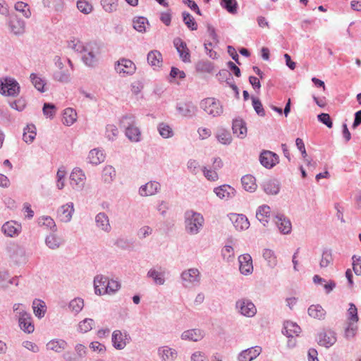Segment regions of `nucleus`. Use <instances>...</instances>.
Here are the masks:
<instances>
[{"instance_id": "obj_1", "label": "nucleus", "mask_w": 361, "mask_h": 361, "mask_svg": "<svg viewBox=\"0 0 361 361\" xmlns=\"http://www.w3.org/2000/svg\"><path fill=\"white\" fill-rule=\"evenodd\" d=\"M204 224V218L202 214L194 210H187L184 214L185 232L190 235H197Z\"/></svg>"}, {"instance_id": "obj_2", "label": "nucleus", "mask_w": 361, "mask_h": 361, "mask_svg": "<svg viewBox=\"0 0 361 361\" xmlns=\"http://www.w3.org/2000/svg\"><path fill=\"white\" fill-rule=\"evenodd\" d=\"M121 126L125 129V135L132 142H138L141 140L142 134L137 126L135 117L132 114L123 116L121 119Z\"/></svg>"}, {"instance_id": "obj_3", "label": "nucleus", "mask_w": 361, "mask_h": 361, "mask_svg": "<svg viewBox=\"0 0 361 361\" xmlns=\"http://www.w3.org/2000/svg\"><path fill=\"white\" fill-rule=\"evenodd\" d=\"M180 279L185 288H193L200 283L201 274L197 268H190L182 271Z\"/></svg>"}, {"instance_id": "obj_4", "label": "nucleus", "mask_w": 361, "mask_h": 361, "mask_svg": "<svg viewBox=\"0 0 361 361\" xmlns=\"http://www.w3.org/2000/svg\"><path fill=\"white\" fill-rule=\"evenodd\" d=\"M200 107L214 117L219 116L223 113V107L219 101L213 97L202 99L200 102Z\"/></svg>"}, {"instance_id": "obj_5", "label": "nucleus", "mask_w": 361, "mask_h": 361, "mask_svg": "<svg viewBox=\"0 0 361 361\" xmlns=\"http://www.w3.org/2000/svg\"><path fill=\"white\" fill-rule=\"evenodd\" d=\"M336 341V333L330 329H322L317 336L318 344L326 348L334 345Z\"/></svg>"}, {"instance_id": "obj_6", "label": "nucleus", "mask_w": 361, "mask_h": 361, "mask_svg": "<svg viewBox=\"0 0 361 361\" xmlns=\"http://www.w3.org/2000/svg\"><path fill=\"white\" fill-rule=\"evenodd\" d=\"M238 312L247 317H253L257 313L255 304L249 299L242 298L235 302Z\"/></svg>"}, {"instance_id": "obj_7", "label": "nucleus", "mask_w": 361, "mask_h": 361, "mask_svg": "<svg viewBox=\"0 0 361 361\" xmlns=\"http://www.w3.org/2000/svg\"><path fill=\"white\" fill-rule=\"evenodd\" d=\"M130 340V336L127 331L115 330L112 333L111 341L113 346L116 350H123Z\"/></svg>"}, {"instance_id": "obj_8", "label": "nucleus", "mask_w": 361, "mask_h": 361, "mask_svg": "<svg viewBox=\"0 0 361 361\" xmlns=\"http://www.w3.org/2000/svg\"><path fill=\"white\" fill-rule=\"evenodd\" d=\"M115 70L123 76L126 75H131L135 72L136 66L131 60L123 58L116 63Z\"/></svg>"}, {"instance_id": "obj_9", "label": "nucleus", "mask_w": 361, "mask_h": 361, "mask_svg": "<svg viewBox=\"0 0 361 361\" xmlns=\"http://www.w3.org/2000/svg\"><path fill=\"white\" fill-rule=\"evenodd\" d=\"M86 177L83 171L75 168L73 170L70 176L71 185L73 188L77 190H82L85 184Z\"/></svg>"}, {"instance_id": "obj_10", "label": "nucleus", "mask_w": 361, "mask_h": 361, "mask_svg": "<svg viewBox=\"0 0 361 361\" xmlns=\"http://www.w3.org/2000/svg\"><path fill=\"white\" fill-rule=\"evenodd\" d=\"M74 212L73 203L68 202L57 209V219L61 222L68 223L71 221Z\"/></svg>"}, {"instance_id": "obj_11", "label": "nucleus", "mask_w": 361, "mask_h": 361, "mask_svg": "<svg viewBox=\"0 0 361 361\" xmlns=\"http://www.w3.org/2000/svg\"><path fill=\"white\" fill-rule=\"evenodd\" d=\"M259 161L264 167L271 169L279 163V157L273 152L264 150L259 155Z\"/></svg>"}, {"instance_id": "obj_12", "label": "nucleus", "mask_w": 361, "mask_h": 361, "mask_svg": "<svg viewBox=\"0 0 361 361\" xmlns=\"http://www.w3.org/2000/svg\"><path fill=\"white\" fill-rule=\"evenodd\" d=\"M232 131L234 135L240 140H243L247 137V128L246 122L240 117L233 120Z\"/></svg>"}, {"instance_id": "obj_13", "label": "nucleus", "mask_w": 361, "mask_h": 361, "mask_svg": "<svg viewBox=\"0 0 361 361\" xmlns=\"http://www.w3.org/2000/svg\"><path fill=\"white\" fill-rule=\"evenodd\" d=\"M82 54V60L87 66L93 68L97 66L98 59L92 44L87 43V47Z\"/></svg>"}, {"instance_id": "obj_14", "label": "nucleus", "mask_w": 361, "mask_h": 361, "mask_svg": "<svg viewBox=\"0 0 361 361\" xmlns=\"http://www.w3.org/2000/svg\"><path fill=\"white\" fill-rule=\"evenodd\" d=\"M240 272L248 276L253 272L252 259L249 254L241 255L238 257Z\"/></svg>"}, {"instance_id": "obj_15", "label": "nucleus", "mask_w": 361, "mask_h": 361, "mask_svg": "<svg viewBox=\"0 0 361 361\" xmlns=\"http://www.w3.org/2000/svg\"><path fill=\"white\" fill-rule=\"evenodd\" d=\"M147 277L151 279L154 284L162 286L165 283V271L161 267H152L147 273Z\"/></svg>"}, {"instance_id": "obj_16", "label": "nucleus", "mask_w": 361, "mask_h": 361, "mask_svg": "<svg viewBox=\"0 0 361 361\" xmlns=\"http://www.w3.org/2000/svg\"><path fill=\"white\" fill-rule=\"evenodd\" d=\"M173 44L180 59L185 63L190 62V54L186 43L180 38L177 37L174 39Z\"/></svg>"}, {"instance_id": "obj_17", "label": "nucleus", "mask_w": 361, "mask_h": 361, "mask_svg": "<svg viewBox=\"0 0 361 361\" xmlns=\"http://www.w3.org/2000/svg\"><path fill=\"white\" fill-rule=\"evenodd\" d=\"M262 353L260 346H255L241 351L238 356V361H252Z\"/></svg>"}, {"instance_id": "obj_18", "label": "nucleus", "mask_w": 361, "mask_h": 361, "mask_svg": "<svg viewBox=\"0 0 361 361\" xmlns=\"http://www.w3.org/2000/svg\"><path fill=\"white\" fill-rule=\"evenodd\" d=\"M161 188V185L157 181H149L142 185L139 189V194L142 197L152 196L157 194Z\"/></svg>"}, {"instance_id": "obj_19", "label": "nucleus", "mask_w": 361, "mask_h": 361, "mask_svg": "<svg viewBox=\"0 0 361 361\" xmlns=\"http://www.w3.org/2000/svg\"><path fill=\"white\" fill-rule=\"evenodd\" d=\"M157 354L161 361H175L178 357L177 350L167 345L159 347Z\"/></svg>"}, {"instance_id": "obj_20", "label": "nucleus", "mask_w": 361, "mask_h": 361, "mask_svg": "<svg viewBox=\"0 0 361 361\" xmlns=\"http://www.w3.org/2000/svg\"><path fill=\"white\" fill-rule=\"evenodd\" d=\"M9 27L13 34L21 35L25 32V23L16 15L11 14L9 18Z\"/></svg>"}, {"instance_id": "obj_21", "label": "nucleus", "mask_w": 361, "mask_h": 361, "mask_svg": "<svg viewBox=\"0 0 361 361\" xmlns=\"http://www.w3.org/2000/svg\"><path fill=\"white\" fill-rule=\"evenodd\" d=\"M1 231L6 236L13 238L20 233L21 225L13 221H7L3 224Z\"/></svg>"}, {"instance_id": "obj_22", "label": "nucleus", "mask_w": 361, "mask_h": 361, "mask_svg": "<svg viewBox=\"0 0 361 361\" xmlns=\"http://www.w3.org/2000/svg\"><path fill=\"white\" fill-rule=\"evenodd\" d=\"M93 282L94 293L96 295H102L106 294L104 290L108 285L109 277L102 274H98L94 276Z\"/></svg>"}, {"instance_id": "obj_23", "label": "nucleus", "mask_w": 361, "mask_h": 361, "mask_svg": "<svg viewBox=\"0 0 361 361\" xmlns=\"http://www.w3.org/2000/svg\"><path fill=\"white\" fill-rule=\"evenodd\" d=\"M214 192L221 200H228L235 195V190L229 185H223L214 189Z\"/></svg>"}, {"instance_id": "obj_24", "label": "nucleus", "mask_w": 361, "mask_h": 361, "mask_svg": "<svg viewBox=\"0 0 361 361\" xmlns=\"http://www.w3.org/2000/svg\"><path fill=\"white\" fill-rule=\"evenodd\" d=\"M204 331L199 329H192L184 331L180 335V338L182 340L194 342L201 341L204 338Z\"/></svg>"}, {"instance_id": "obj_25", "label": "nucleus", "mask_w": 361, "mask_h": 361, "mask_svg": "<svg viewBox=\"0 0 361 361\" xmlns=\"http://www.w3.org/2000/svg\"><path fill=\"white\" fill-rule=\"evenodd\" d=\"M230 219L233 226L238 231L246 230L250 226V222L247 217L243 214H231Z\"/></svg>"}, {"instance_id": "obj_26", "label": "nucleus", "mask_w": 361, "mask_h": 361, "mask_svg": "<svg viewBox=\"0 0 361 361\" xmlns=\"http://www.w3.org/2000/svg\"><path fill=\"white\" fill-rule=\"evenodd\" d=\"M176 109L180 114L188 118L195 116L197 111L196 106L190 102L178 104Z\"/></svg>"}, {"instance_id": "obj_27", "label": "nucleus", "mask_w": 361, "mask_h": 361, "mask_svg": "<svg viewBox=\"0 0 361 361\" xmlns=\"http://www.w3.org/2000/svg\"><path fill=\"white\" fill-rule=\"evenodd\" d=\"M275 223L281 233L288 234L291 231L290 221L283 214H278L275 217Z\"/></svg>"}, {"instance_id": "obj_28", "label": "nucleus", "mask_w": 361, "mask_h": 361, "mask_svg": "<svg viewBox=\"0 0 361 361\" xmlns=\"http://www.w3.org/2000/svg\"><path fill=\"white\" fill-rule=\"evenodd\" d=\"M95 224L98 228L105 233H109L111 230L109 216L104 212H99L96 215Z\"/></svg>"}, {"instance_id": "obj_29", "label": "nucleus", "mask_w": 361, "mask_h": 361, "mask_svg": "<svg viewBox=\"0 0 361 361\" xmlns=\"http://www.w3.org/2000/svg\"><path fill=\"white\" fill-rule=\"evenodd\" d=\"M262 187L267 195H277L280 191V183L276 179H268L264 180Z\"/></svg>"}, {"instance_id": "obj_30", "label": "nucleus", "mask_w": 361, "mask_h": 361, "mask_svg": "<svg viewBox=\"0 0 361 361\" xmlns=\"http://www.w3.org/2000/svg\"><path fill=\"white\" fill-rule=\"evenodd\" d=\"M20 87L18 81L11 77L0 78V90H20Z\"/></svg>"}, {"instance_id": "obj_31", "label": "nucleus", "mask_w": 361, "mask_h": 361, "mask_svg": "<svg viewBox=\"0 0 361 361\" xmlns=\"http://www.w3.org/2000/svg\"><path fill=\"white\" fill-rule=\"evenodd\" d=\"M283 334L288 338L298 336L301 332L300 327L295 322L287 321L283 324Z\"/></svg>"}, {"instance_id": "obj_32", "label": "nucleus", "mask_w": 361, "mask_h": 361, "mask_svg": "<svg viewBox=\"0 0 361 361\" xmlns=\"http://www.w3.org/2000/svg\"><path fill=\"white\" fill-rule=\"evenodd\" d=\"M68 346L67 342L63 339L55 338L49 341L46 348L48 350H51L57 353L63 352Z\"/></svg>"}, {"instance_id": "obj_33", "label": "nucleus", "mask_w": 361, "mask_h": 361, "mask_svg": "<svg viewBox=\"0 0 361 361\" xmlns=\"http://www.w3.org/2000/svg\"><path fill=\"white\" fill-rule=\"evenodd\" d=\"M20 329L26 334H31L35 330V326L32 322V317L30 313L27 316H24L18 319Z\"/></svg>"}, {"instance_id": "obj_34", "label": "nucleus", "mask_w": 361, "mask_h": 361, "mask_svg": "<svg viewBox=\"0 0 361 361\" xmlns=\"http://www.w3.org/2000/svg\"><path fill=\"white\" fill-rule=\"evenodd\" d=\"M241 183L243 189L249 192H254L257 188L256 178L250 174L243 176L241 178Z\"/></svg>"}, {"instance_id": "obj_35", "label": "nucleus", "mask_w": 361, "mask_h": 361, "mask_svg": "<svg viewBox=\"0 0 361 361\" xmlns=\"http://www.w3.org/2000/svg\"><path fill=\"white\" fill-rule=\"evenodd\" d=\"M216 77L220 82H226L233 90H238L237 85L233 82L232 74L229 71L226 69L220 70Z\"/></svg>"}, {"instance_id": "obj_36", "label": "nucleus", "mask_w": 361, "mask_h": 361, "mask_svg": "<svg viewBox=\"0 0 361 361\" xmlns=\"http://www.w3.org/2000/svg\"><path fill=\"white\" fill-rule=\"evenodd\" d=\"M271 209L268 205H262L258 207L256 212V217L264 226L269 222Z\"/></svg>"}, {"instance_id": "obj_37", "label": "nucleus", "mask_w": 361, "mask_h": 361, "mask_svg": "<svg viewBox=\"0 0 361 361\" xmlns=\"http://www.w3.org/2000/svg\"><path fill=\"white\" fill-rule=\"evenodd\" d=\"M147 59L148 63L154 67H160L163 61L162 55L158 50L150 51L147 54Z\"/></svg>"}, {"instance_id": "obj_38", "label": "nucleus", "mask_w": 361, "mask_h": 361, "mask_svg": "<svg viewBox=\"0 0 361 361\" xmlns=\"http://www.w3.org/2000/svg\"><path fill=\"white\" fill-rule=\"evenodd\" d=\"M63 243V239L54 233L49 234L45 239L46 245L51 250L59 248Z\"/></svg>"}, {"instance_id": "obj_39", "label": "nucleus", "mask_w": 361, "mask_h": 361, "mask_svg": "<svg viewBox=\"0 0 361 361\" xmlns=\"http://www.w3.org/2000/svg\"><path fill=\"white\" fill-rule=\"evenodd\" d=\"M77 120V113L72 108H66L63 111L62 121L66 126H72Z\"/></svg>"}, {"instance_id": "obj_40", "label": "nucleus", "mask_w": 361, "mask_h": 361, "mask_svg": "<svg viewBox=\"0 0 361 361\" xmlns=\"http://www.w3.org/2000/svg\"><path fill=\"white\" fill-rule=\"evenodd\" d=\"M157 130L164 139L171 138L174 135L172 127L166 123L161 122L157 125Z\"/></svg>"}, {"instance_id": "obj_41", "label": "nucleus", "mask_w": 361, "mask_h": 361, "mask_svg": "<svg viewBox=\"0 0 361 361\" xmlns=\"http://www.w3.org/2000/svg\"><path fill=\"white\" fill-rule=\"evenodd\" d=\"M32 309L35 315L37 317L41 319L45 314L47 306L43 300L39 299H35L32 302Z\"/></svg>"}, {"instance_id": "obj_42", "label": "nucleus", "mask_w": 361, "mask_h": 361, "mask_svg": "<svg viewBox=\"0 0 361 361\" xmlns=\"http://www.w3.org/2000/svg\"><path fill=\"white\" fill-rule=\"evenodd\" d=\"M105 157L103 152L97 149H93L90 151L87 160L94 165H97L104 161Z\"/></svg>"}, {"instance_id": "obj_43", "label": "nucleus", "mask_w": 361, "mask_h": 361, "mask_svg": "<svg viewBox=\"0 0 361 361\" xmlns=\"http://www.w3.org/2000/svg\"><path fill=\"white\" fill-rule=\"evenodd\" d=\"M307 312L311 317L317 319H324L326 314V311L319 305H310L308 308Z\"/></svg>"}, {"instance_id": "obj_44", "label": "nucleus", "mask_w": 361, "mask_h": 361, "mask_svg": "<svg viewBox=\"0 0 361 361\" xmlns=\"http://www.w3.org/2000/svg\"><path fill=\"white\" fill-rule=\"evenodd\" d=\"M36 136V128L33 124L27 125L24 128L23 139L26 143H32Z\"/></svg>"}, {"instance_id": "obj_45", "label": "nucleus", "mask_w": 361, "mask_h": 361, "mask_svg": "<svg viewBox=\"0 0 361 361\" xmlns=\"http://www.w3.org/2000/svg\"><path fill=\"white\" fill-rule=\"evenodd\" d=\"M102 180L105 183H111L116 178V171L111 166H106L102 171Z\"/></svg>"}, {"instance_id": "obj_46", "label": "nucleus", "mask_w": 361, "mask_h": 361, "mask_svg": "<svg viewBox=\"0 0 361 361\" xmlns=\"http://www.w3.org/2000/svg\"><path fill=\"white\" fill-rule=\"evenodd\" d=\"M220 5L231 14L238 12V4L236 0H221Z\"/></svg>"}, {"instance_id": "obj_47", "label": "nucleus", "mask_w": 361, "mask_h": 361, "mask_svg": "<svg viewBox=\"0 0 361 361\" xmlns=\"http://www.w3.org/2000/svg\"><path fill=\"white\" fill-rule=\"evenodd\" d=\"M196 71L200 73H212L214 71V64L209 61H200L195 66Z\"/></svg>"}, {"instance_id": "obj_48", "label": "nucleus", "mask_w": 361, "mask_h": 361, "mask_svg": "<svg viewBox=\"0 0 361 361\" xmlns=\"http://www.w3.org/2000/svg\"><path fill=\"white\" fill-rule=\"evenodd\" d=\"M95 322L92 319L86 318L79 322L78 325V331L85 334L91 331L94 326Z\"/></svg>"}, {"instance_id": "obj_49", "label": "nucleus", "mask_w": 361, "mask_h": 361, "mask_svg": "<svg viewBox=\"0 0 361 361\" xmlns=\"http://www.w3.org/2000/svg\"><path fill=\"white\" fill-rule=\"evenodd\" d=\"M30 80L36 90H44L46 80L43 78L40 77L38 74L32 73L30 75Z\"/></svg>"}, {"instance_id": "obj_50", "label": "nucleus", "mask_w": 361, "mask_h": 361, "mask_svg": "<svg viewBox=\"0 0 361 361\" xmlns=\"http://www.w3.org/2000/svg\"><path fill=\"white\" fill-rule=\"evenodd\" d=\"M182 17L183 23L189 30L192 31L197 30V23L188 12L183 11L182 13Z\"/></svg>"}, {"instance_id": "obj_51", "label": "nucleus", "mask_w": 361, "mask_h": 361, "mask_svg": "<svg viewBox=\"0 0 361 361\" xmlns=\"http://www.w3.org/2000/svg\"><path fill=\"white\" fill-rule=\"evenodd\" d=\"M84 307V300L80 298H76L73 299L68 305L70 310L77 314H78Z\"/></svg>"}, {"instance_id": "obj_52", "label": "nucleus", "mask_w": 361, "mask_h": 361, "mask_svg": "<svg viewBox=\"0 0 361 361\" xmlns=\"http://www.w3.org/2000/svg\"><path fill=\"white\" fill-rule=\"evenodd\" d=\"M264 259L267 262L268 266L274 267L277 264L276 257L274 252L270 249H264L262 252Z\"/></svg>"}, {"instance_id": "obj_53", "label": "nucleus", "mask_w": 361, "mask_h": 361, "mask_svg": "<svg viewBox=\"0 0 361 361\" xmlns=\"http://www.w3.org/2000/svg\"><path fill=\"white\" fill-rule=\"evenodd\" d=\"M68 47L75 52L82 54L85 51L87 44H85L79 39H73L68 42Z\"/></svg>"}, {"instance_id": "obj_54", "label": "nucleus", "mask_w": 361, "mask_h": 361, "mask_svg": "<svg viewBox=\"0 0 361 361\" xmlns=\"http://www.w3.org/2000/svg\"><path fill=\"white\" fill-rule=\"evenodd\" d=\"M217 140L223 145H230L232 142V136L231 133L226 130H219L216 135Z\"/></svg>"}, {"instance_id": "obj_55", "label": "nucleus", "mask_w": 361, "mask_h": 361, "mask_svg": "<svg viewBox=\"0 0 361 361\" xmlns=\"http://www.w3.org/2000/svg\"><path fill=\"white\" fill-rule=\"evenodd\" d=\"M133 27L139 32L146 31L145 24H148V20L142 16L137 17L133 19Z\"/></svg>"}, {"instance_id": "obj_56", "label": "nucleus", "mask_w": 361, "mask_h": 361, "mask_svg": "<svg viewBox=\"0 0 361 361\" xmlns=\"http://www.w3.org/2000/svg\"><path fill=\"white\" fill-rule=\"evenodd\" d=\"M121 286V283L118 281L109 279L108 285L104 292H106V294L109 295L115 294L120 290Z\"/></svg>"}, {"instance_id": "obj_57", "label": "nucleus", "mask_w": 361, "mask_h": 361, "mask_svg": "<svg viewBox=\"0 0 361 361\" xmlns=\"http://www.w3.org/2000/svg\"><path fill=\"white\" fill-rule=\"evenodd\" d=\"M13 310L15 314V317L16 319L20 317H23L24 316H27V314L29 313L25 306L23 304L21 303H15L13 305Z\"/></svg>"}, {"instance_id": "obj_58", "label": "nucleus", "mask_w": 361, "mask_h": 361, "mask_svg": "<svg viewBox=\"0 0 361 361\" xmlns=\"http://www.w3.org/2000/svg\"><path fill=\"white\" fill-rule=\"evenodd\" d=\"M15 9L23 15L26 18H29L31 16V11L30 10L27 4L23 1H18L15 4Z\"/></svg>"}, {"instance_id": "obj_59", "label": "nucleus", "mask_w": 361, "mask_h": 361, "mask_svg": "<svg viewBox=\"0 0 361 361\" xmlns=\"http://www.w3.org/2000/svg\"><path fill=\"white\" fill-rule=\"evenodd\" d=\"M53 78L55 80L62 83H67L71 80L70 73L68 71H64L63 70L56 71L53 75Z\"/></svg>"}, {"instance_id": "obj_60", "label": "nucleus", "mask_w": 361, "mask_h": 361, "mask_svg": "<svg viewBox=\"0 0 361 361\" xmlns=\"http://www.w3.org/2000/svg\"><path fill=\"white\" fill-rule=\"evenodd\" d=\"M118 135V130L116 126L111 125V124L106 126L105 135H106V137L109 140H110V141L115 140L116 138L117 137Z\"/></svg>"}, {"instance_id": "obj_61", "label": "nucleus", "mask_w": 361, "mask_h": 361, "mask_svg": "<svg viewBox=\"0 0 361 361\" xmlns=\"http://www.w3.org/2000/svg\"><path fill=\"white\" fill-rule=\"evenodd\" d=\"M66 175L65 168L63 166L60 167L56 173V187L59 190H62L65 186L64 178Z\"/></svg>"}, {"instance_id": "obj_62", "label": "nucleus", "mask_w": 361, "mask_h": 361, "mask_svg": "<svg viewBox=\"0 0 361 361\" xmlns=\"http://www.w3.org/2000/svg\"><path fill=\"white\" fill-rule=\"evenodd\" d=\"M39 224L45 226L46 227L50 228L52 231L55 232L57 230L56 225L54 219L48 216H42L39 219Z\"/></svg>"}, {"instance_id": "obj_63", "label": "nucleus", "mask_w": 361, "mask_h": 361, "mask_svg": "<svg viewBox=\"0 0 361 361\" xmlns=\"http://www.w3.org/2000/svg\"><path fill=\"white\" fill-rule=\"evenodd\" d=\"M221 255L224 259L226 260L227 262L233 261L234 258L233 247L231 245H226L221 250Z\"/></svg>"}, {"instance_id": "obj_64", "label": "nucleus", "mask_w": 361, "mask_h": 361, "mask_svg": "<svg viewBox=\"0 0 361 361\" xmlns=\"http://www.w3.org/2000/svg\"><path fill=\"white\" fill-rule=\"evenodd\" d=\"M332 261L333 258L331 250H326L322 253V257L319 265L322 268H324L328 267Z\"/></svg>"}]
</instances>
